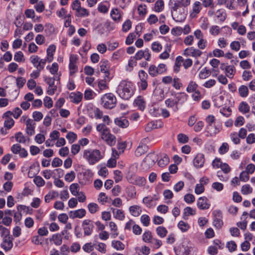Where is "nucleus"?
I'll use <instances>...</instances> for the list:
<instances>
[{
    "instance_id": "f257e3e1",
    "label": "nucleus",
    "mask_w": 255,
    "mask_h": 255,
    "mask_svg": "<svg viewBox=\"0 0 255 255\" xmlns=\"http://www.w3.org/2000/svg\"><path fill=\"white\" fill-rule=\"evenodd\" d=\"M134 84L127 80L121 81L117 88L119 96L125 100H129L134 95Z\"/></svg>"
},
{
    "instance_id": "f03ea898",
    "label": "nucleus",
    "mask_w": 255,
    "mask_h": 255,
    "mask_svg": "<svg viewBox=\"0 0 255 255\" xmlns=\"http://www.w3.org/2000/svg\"><path fill=\"white\" fill-rule=\"evenodd\" d=\"M83 158L90 165H94L104 157L103 154L98 149H87L83 151Z\"/></svg>"
},
{
    "instance_id": "7ed1b4c3",
    "label": "nucleus",
    "mask_w": 255,
    "mask_h": 255,
    "mask_svg": "<svg viewBox=\"0 0 255 255\" xmlns=\"http://www.w3.org/2000/svg\"><path fill=\"white\" fill-rule=\"evenodd\" d=\"M60 75L54 76L53 77H43L44 81L48 85L46 92L49 95H53L57 91L58 85L60 84Z\"/></svg>"
},
{
    "instance_id": "20e7f679",
    "label": "nucleus",
    "mask_w": 255,
    "mask_h": 255,
    "mask_svg": "<svg viewBox=\"0 0 255 255\" xmlns=\"http://www.w3.org/2000/svg\"><path fill=\"white\" fill-rule=\"evenodd\" d=\"M101 104L106 109H111L116 105V97L112 93L105 94L101 99Z\"/></svg>"
},
{
    "instance_id": "39448f33",
    "label": "nucleus",
    "mask_w": 255,
    "mask_h": 255,
    "mask_svg": "<svg viewBox=\"0 0 255 255\" xmlns=\"http://www.w3.org/2000/svg\"><path fill=\"white\" fill-rule=\"evenodd\" d=\"M71 8L75 11V16L78 17L88 16L89 11L86 8L81 7V2L78 0H75L71 4Z\"/></svg>"
},
{
    "instance_id": "423d86ee",
    "label": "nucleus",
    "mask_w": 255,
    "mask_h": 255,
    "mask_svg": "<svg viewBox=\"0 0 255 255\" xmlns=\"http://www.w3.org/2000/svg\"><path fill=\"white\" fill-rule=\"evenodd\" d=\"M190 3V0H170L169 6L171 11H176L178 8H183Z\"/></svg>"
},
{
    "instance_id": "0eeeda50",
    "label": "nucleus",
    "mask_w": 255,
    "mask_h": 255,
    "mask_svg": "<svg viewBox=\"0 0 255 255\" xmlns=\"http://www.w3.org/2000/svg\"><path fill=\"white\" fill-rule=\"evenodd\" d=\"M82 227L84 231V236H90L92 235L94 228V223L91 220H85L82 223Z\"/></svg>"
},
{
    "instance_id": "6e6552de",
    "label": "nucleus",
    "mask_w": 255,
    "mask_h": 255,
    "mask_svg": "<svg viewBox=\"0 0 255 255\" xmlns=\"http://www.w3.org/2000/svg\"><path fill=\"white\" fill-rule=\"evenodd\" d=\"M173 19L177 22H182L186 18L187 12L184 8H178L176 11H171Z\"/></svg>"
},
{
    "instance_id": "1a4fd4ad",
    "label": "nucleus",
    "mask_w": 255,
    "mask_h": 255,
    "mask_svg": "<svg viewBox=\"0 0 255 255\" xmlns=\"http://www.w3.org/2000/svg\"><path fill=\"white\" fill-rule=\"evenodd\" d=\"M215 118L212 115L208 116L206 119V122L208 123V125L206 128L210 130L211 132V134H216L218 133L220 130V127H215L213 130H211V128H213V124L215 123Z\"/></svg>"
},
{
    "instance_id": "9d476101",
    "label": "nucleus",
    "mask_w": 255,
    "mask_h": 255,
    "mask_svg": "<svg viewBox=\"0 0 255 255\" xmlns=\"http://www.w3.org/2000/svg\"><path fill=\"white\" fill-rule=\"evenodd\" d=\"M11 151L14 154H18L21 158L26 157L28 155L26 150L24 148H21V146L17 143L13 144L11 147Z\"/></svg>"
},
{
    "instance_id": "9b49d317",
    "label": "nucleus",
    "mask_w": 255,
    "mask_h": 255,
    "mask_svg": "<svg viewBox=\"0 0 255 255\" xmlns=\"http://www.w3.org/2000/svg\"><path fill=\"white\" fill-rule=\"evenodd\" d=\"M202 54V52L198 49H196L193 47L187 48L184 51L183 55L186 56H192L193 57H200Z\"/></svg>"
},
{
    "instance_id": "f8f14e48",
    "label": "nucleus",
    "mask_w": 255,
    "mask_h": 255,
    "mask_svg": "<svg viewBox=\"0 0 255 255\" xmlns=\"http://www.w3.org/2000/svg\"><path fill=\"white\" fill-rule=\"evenodd\" d=\"M102 138L110 146L114 145L116 143L115 136L110 133L109 130L104 132L102 134Z\"/></svg>"
},
{
    "instance_id": "ddd939ff",
    "label": "nucleus",
    "mask_w": 255,
    "mask_h": 255,
    "mask_svg": "<svg viewBox=\"0 0 255 255\" xmlns=\"http://www.w3.org/2000/svg\"><path fill=\"white\" fill-rule=\"evenodd\" d=\"M205 160L204 155L198 153L193 159L194 166L197 168H200L204 166Z\"/></svg>"
},
{
    "instance_id": "4468645a",
    "label": "nucleus",
    "mask_w": 255,
    "mask_h": 255,
    "mask_svg": "<svg viewBox=\"0 0 255 255\" xmlns=\"http://www.w3.org/2000/svg\"><path fill=\"white\" fill-rule=\"evenodd\" d=\"M25 132L27 134L31 136L35 133V128L36 124L32 119H28L26 121Z\"/></svg>"
},
{
    "instance_id": "2eb2a0df",
    "label": "nucleus",
    "mask_w": 255,
    "mask_h": 255,
    "mask_svg": "<svg viewBox=\"0 0 255 255\" xmlns=\"http://www.w3.org/2000/svg\"><path fill=\"white\" fill-rule=\"evenodd\" d=\"M13 238L9 237L3 239V242L1 244V247L5 251H10L13 247Z\"/></svg>"
},
{
    "instance_id": "dca6fc26",
    "label": "nucleus",
    "mask_w": 255,
    "mask_h": 255,
    "mask_svg": "<svg viewBox=\"0 0 255 255\" xmlns=\"http://www.w3.org/2000/svg\"><path fill=\"white\" fill-rule=\"evenodd\" d=\"M192 250L191 244L184 242L180 247L178 255H189Z\"/></svg>"
},
{
    "instance_id": "f3484780",
    "label": "nucleus",
    "mask_w": 255,
    "mask_h": 255,
    "mask_svg": "<svg viewBox=\"0 0 255 255\" xmlns=\"http://www.w3.org/2000/svg\"><path fill=\"white\" fill-rule=\"evenodd\" d=\"M69 98L70 102L78 104L81 101L83 94L80 92H72L69 95Z\"/></svg>"
},
{
    "instance_id": "a211bd4d",
    "label": "nucleus",
    "mask_w": 255,
    "mask_h": 255,
    "mask_svg": "<svg viewBox=\"0 0 255 255\" xmlns=\"http://www.w3.org/2000/svg\"><path fill=\"white\" fill-rule=\"evenodd\" d=\"M86 211L84 209H80L74 211H71L69 212V215L70 218H82L86 215Z\"/></svg>"
},
{
    "instance_id": "6ab92c4d",
    "label": "nucleus",
    "mask_w": 255,
    "mask_h": 255,
    "mask_svg": "<svg viewBox=\"0 0 255 255\" xmlns=\"http://www.w3.org/2000/svg\"><path fill=\"white\" fill-rule=\"evenodd\" d=\"M188 97V96L184 92L176 93L174 96L177 105L183 104L187 100Z\"/></svg>"
},
{
    "instance_id": "aec40b11",
    "label": "nucleus",
    "mask_w": 255,
    "mask_h": 255,
    "mask_svg": "<svg viewBox=\"0 0 255 255\" xmlns=\"http://www.w3.org/2000/svg\"><path fill=\"white\" fill-rule=\"evenodd\" d=\"M109 61L108 60H103L101 61L99 63V66L100 67V71L105 73V76L106 77L108 78V76L110 75V73L109 71Z\"/></svg>"
},
{
    "instance_id": "412c9836",
    "label": "nucleus",
    "mask_w": 255,
    "mask_h": 255,
    "mask_svg": "<svg viewBox=\"0 0 255 255\" xmlns=\"http://www.w3.org/2000/svg\"><path fill=\"white\" fill-rule=\"evenodd\" d=\"M208 199L205 197H200L197 201V206L201 210H205L209 208L210 204L207 203Z\"/></svg>"
},
{
    "instance_id": "4be33fe9",
    "label": "nucleus",
    "mask_w": 255,
    "mask_h": 255,
    "mask_svg": "<svg viewBox=\"0 0 255 255\" xmlns=\"http://www.w3.org/2000/svg\"><path fill=\"white\" fill-rule=\"evenodd\" d=\"M114 122L116 125L122 128H126L129 126L128 120L123 117L116 118Z\"/></svg>"
},
{
    "instance_id": "5701e85b",
    "label": "nucleus",
    "mask_w": 255,
    "mask_h": 255,
    "mask_svg": "<svg viewBox=\"0 0 255 255\" xmlns=\"http://www.w3.org/2000/svg\"><path fill=\"white\" fill-rule=\"evenodd\" d=\"M29 60L34 67L39 70H42L39 57L37 55H32Z\"/></svg>"
},
{
    "instance_id": "b1692460",
    "label": "nucleus",
    "mask_w": 255,
    "mask_h": 255,
    "mask_svg": "<svg viewBox=\"0 0 255 255\" xmlns=\"http://www.w3.org/2000/svg\"><path fill=\"white\" fill-rule=\"evenodd\" d=\"M129 212L132 216L136 217L141 214L142 210L140 206L138 205H133L129 207Z\"/></svg>"
},
{
    "instance_id": "393cba45",
    "label": "nucleus",
    "mask_w": 255,
    "mask_h": 255,
    "mask_svg": "<svg viewBox=\"0 0 255 255\" xmlns=\"http://www.w3.org/2000/svg\"><path fill=\"white\" fill-rule=\"evenodd\" d=\"M165 104L168 108H172L173 110L175 112L177 111L178 110L177 107L178 105L174 98H171L166 100L165 101Z\"/></svg>"
},
{
    "instance_id": "a878e982",
    "label": "nucleus",
    "mask_w": 255,
    "mask_h": 255,
    "mask_svg": "<svg viewBox=\"0 0 255 255\" xmlns=\"http://www.w3.org/2000/svg\"><path fill=\"white\" fill-rule=\"evenodd\" d=\"M134 105L141 111H143L145 108L146 103L143 98L141 96H138L134 101Z\"/></svg>"
},
{
    "instance_id": "bb28decb",
    "label": "nucleus",
    "mask_w": 255,
    "mask_h": 255,
    "mask_svg": "<svg viewBox=\"0 0 255 255\" xmlns=\"http://www.w3.org/2000/svg\"><path fill=\"white\" fill-rule=\"evenodd\" d=\"M39 164L38 162H36L32 164L29 167V171L28 175L30 177H32L34 175L37 174L39 171Z\"/></svg>"
},
{
    "instance_id": "cd10ccee",
    "label": "nucleus",
    "mask_w": 255,
    "mask_h": 255,
    "mask_svg": "<svg viewBox=\"0 0 255 255\" xmlns=\"http://www.w3.org/2000/svg\"><path fill=\"white\" fill-rule=\"evenodd\" d=\"M111 209L113 211L114 217L116 219L120 221H123L124 220L125 215L124 212L123 210L115 208H112Z\"/></svg>"
},
{
    "instance_id": "c85d7f7f",
    "label": "nucleus",
    "mask_w": 255,
    "mask_h": 255,
    "mask_svg": "<svg viewBox=\"0 0 255 255\" xmlns=\"http://www.w3.org/2000/svg\"><path fill=\"white\" fill-rule=\"evenodd\" d=\"M56 47L54 45H50L47 49V57L48 62H51L53 59V54L55 52Z\"/></svg>"
},
{
    "instance_id": "c756f323",
    "label": "nucleus",
    "mask_w": 255,
    "mask_h": 255,
    "mask_svg": "<svg viewBox=\"0 0 255 255\" xmlns=\"http://www.w3.org/2000/svg\"><path fill=\"white\" fill-rule=\"evenodd\" d=\"M196 214V210L190 207H187L184 209L183 218L185 220L188 219L189 216H193Z\"/></svg>"
},
{
    "instance_id": "7c9ffc66",
    "label": "nucleus",
    "mask_w": 255,
    "mask_h": 255,
    "mask_svg": "<svg viewBox=\"0 0 255 255\" xmlns=\"http://www.w3.org/2000/svg\"><path fill=\"white\" fill-rule=\"evenodd\" d=\"M111 80V78L108 76V78L106 77V76H104V80H100L98 82V86L100 90H104L107 89L108 87L107 85V82H109Z\"/></svg>"
},
{
    "instance_id": "2f4dec72",
    "label": "nucleus",
    "mask_w": 255,
    "mask_h": 255,
    "mask_svg": "<svg viewBox=\"0 0 255 255\" xmlns=\"http://www.w3.org/2000/svg\"><path fill=\"white\" fill-rule=\"evenodd\" d=\"M226 76L229 78L232 79L236 73V69L234 66L230 65L226 69L225 71Z\"/></svg>"
},
{
    "instance_id": "473e14b6",
    "label": "nucleus",
    "mask_w": 255,
    "mask_h": 255,
    "mask_svg": "<svg viewBox=\"0 0 255 255\" xmlns=\"http://www.w3.org/2000/svg\"><path fill=\"white\" fill-rule=\"evenodd\" d=\"M239 95L243 98L247 97L249 95V89L247 86L241 85L238 89Z\"/></svg>"
},
{
    "instance_id": "72a5a7b5",
    "label": "nucleus",
    "mask_w": 255,
    "mask_h": 255,
    "mask_svg": "<svg viewBox=\"0 0 255 255\" xmlns=\"http://www.w3.org/2000/svg\"><path fill=\"white\" fill-rule=\"evenodd\" d=\"M250 107L246 102H242L239 106V110L243 114H246L250 111Z\"/></svg>"
},
{
    "instance_id": "f704fd0d",
    "label": "nucleus",
    "mask_w": 255,
    "mask_h": 255,
    "mask_svg": "<svg viewBox=\"0 0 255 255\" xmlns=\"http://www.w3.org/2000/svg\"><path fill=\"white\" fill-rule=\"evenodd\" d=\"M147 150V146L145 144H140L135 151L136 156H139L144 154Z\"/></svg>"
},
{
    "instance_id": "c9c22d12",
    "label": "nucleus",
    "mask_w": 255,
    "mask_h": 255,
    "mask_svg": "<svg viewBox=\"0 0 255 255\" xmlns=\"http://www.w3.org/2000/svg\"><path fill=\"white\" fill-rule=\"evenodd\" d=\"M198 88V85L194 81H190L186 88V91L188 93H192L195 92L197 91V89Z\"/></svg>"
},
{
    "instance_id": "e433bc0d",
    "label": "nucleus",
    "mask_w": 255,
    "mask_h": 255,
    "mask_svg": "<svg viewBox=\"0 0 255 255\" xmlns=\"http://www.w3.org/2000/svg\"><path fill=\"white\" fill-rule=\"evenodd\" d=\"M112 246L117 251H122L125 249V245L120 241H113Z\"/></svg>"
},
{
    "instance_id": "4c0bfd02",
    "label": "nucleus",
    "mask_w": 255,
    "mask_h": 255,
    "mask_svg": "<svg viewBox=\"0 0 255 255\" xmlns=\"http://www.w3.org/2000/svg\"><path fill=\"white\" fill-rule=\"evenodd\" d=\"M183 58L180 56L176 57L175 65L173 67V70L174 72L177 73L179 71L181 62L183 61Z\"/></svg>"
},
{
    "instance_id": "58836bf2",
    "label": "nucleus",
    "mask_w": 255,
    "mask_h": 255,
    "mask_svg": "<svg viewBox=\"0 0 255 255\" xmlns=\"http://www.w3.org/2000/svg\"><path fill=\"white\" fill-rule=\"evenodd\" d=\"M178 228L182 232H186L190 228V225L186 222L180 221L177 225Z\"/></svg>"
},
{
    "instance_id": "ea45409f",
    "label": "nucleus",
    "mask_w": 255,
    "mask_h": 255,
    "mask_svg": "<svg viewBox=\"0 0 255 255\" xmlns=\"http://www.w3.org/2000/svg\"><path fill=\"white\" fill-rule=\"evenodd\" d=\"M157 234L160 238L165 237L167 234V229L163 226H159L156 229Z\"/></svg>"
},
{
    "instance_id": "a19ab883",
    "label": "nucleus",
    "mask_w": 255,
    "mask_h": 255,
    "mask_svg": "<svg viewBox=\"0 0 255 255\" xmlns=\"http://www.w3.org/2000/svg\"><path fill=\"white\" fill-rule=\"evenodd\" d=\"M87 208L91 214H95L99 210V207L98 205L95 203H89L87 206Z\"/></svg>"
},
{
    "instance_id": "79ce46f5",
    "label": "nucleus",
    "mask_w": 255,
    "mask_h": 255,
    "mask_svg": "<svg viewBox=\"0 0 255 255\" xmlns=\"http://www.w3.org/2000/svg\"><path fill=\"white\" fill-rule=\"evenodd\" d=\"M52 240L54 244L56 246H60L62 243V238L61 235L60 234H56L52 236Z\"/></svg>"
},
{
    "instance_id": "37998d69",
    "label": "nucleus",
    "mask_w": 255,
    "mask_h": 255,
    "mask_svg": "<svg viewBox=\"0 0 255 255\" xmlns=\"http://www.w3.org/2000/svg\"><path fill=\"white\" fill-rule=\"evenodd\" d=\"M133 184L139 186H144L146 183V179L143 177L137 176L135 178Z\"/></svg>"
},
{
    "instance_id": "c03bdc74",
    "label": "nucleus",
    "mask_w": 255,
    "mask_h": 255,
    "mask_svg": "<svg viewBox=\"0 0 255 255\" xmlns=\"http://www.w3.org/2000/svg\"><path fill=\"white\" fill-rule=\"evenodd\" d=\"M211 74V72L207 68L203 69L199 73V77L201 79H205L208 77Z\"/></svg>"
},
{
    "instance_id": "a18cd8bd",
    "label": "nucleus",
    "mask_w": 255,
    "mask_h": 255,
    "mask_svg": "<svg viewBox=\"0 0 255 255\" xmlns=\"http://www.w3.org/2000/svg\"><path fill=\"white\" fill-rule=\"evenodd\" d=\"M253 192V188L249 184H246L243 185L241 188V193L243 195H248L252 193Z\"/></svg>"
},
{
    "instance_id": "49530a36",
    "label": "nucleus",
    "mask_w": 255,
    "mask_h": 255,
    "mask_svg": "<svg viewBox=\"0 0 255 255\" xmlns=\"http://www.w3.org/2000/svg\"><path fill=\"white\" fill-rule=\"evenodd\" d=\"M148 73L152 77L156 76L157 75L160 74L157 67L154 65H151L148 69Z\"/></svg>"
},
{
    "instance_id": "de8ad7c7",
    "label": "nucleus",
    "mask_w": 255,
    "mask_h": 255,
    "mask_svg": "<svg viewBox=\"0 0 255 255\" xmlns=\"http://www.w3.org/2000/svg\"><path fill=\"white\" fill-rule=\"evenodd\" d=\"M153 239L152 238L151 233L149 231H145L142 235V240L145 242H152Z\"/></svg>"
},
{
    "instance_id": "09e8293b",
    "label": "nucleus",
    "mask_w": 255,
    "mask_h": 255,
    "mask_svg": "<svg viewBox=\"0 0 255 255\" xmlns=\"http://www.w3.org/2000/svg\"><path fill=\"white\" fill-rule=\"evenodd\" d=\"M172 86L176 90H179L182 87V84L179 78L175 77L172 81Z\"/></svg>"
},
{
    "instance_id": "8fccbe9b",
    "label": "nucleus",
    "mask_w": 255,
    "mask_h": 255,
    "mask_svg": "<svg viewBox=\"0 0 255 255\" xmlns=\"http://www.w3.org/2000/svg\"><path fill=\"white\" fill-rule=\"evenodd\" d=\"M69 189L73 195L77 196L79 193V185L77 183H73L70 186Z\"/></svg>"
},
{
    "instance_id": "3c124183",
    "label": "nucleus",
    "mask_w": 255,
    "mask_h": 255,
    "mask_svg": "<svg viewBox=\"0 0 255 255\" xmlns=\"http://www.w3.org/2000/svg\"><path fill=\"white\" fill-rule=\"evenodd\" d=\"M169 162V159L167 155H164L158 161V165L160 167H164L167 165Z\"/></svg>"
},
{
    "instance_id": "603ef678",
    "label": "nucleus",
    "mask_w": 255,
    "mask_h": 255,
    "mask_svg": "<svg viewBox=\"0 0 255 255\" xmlns=\"http://www.w3.org/2000/svg\"><path fill=\"white\" fill-rule=\"evenodd\" d=\"M15 138L16 141L19 143H25L26 142L25 137L21 132L16 133L15 135Z\"/></svg>"
},
{
    "instance_id": "864d4df0",
    "label": "nucleus",
    "mask_w": 255,
    "mask_h": 255,
    "mask_svg": "<svg viewBox=\"0 0 255 255\" xmlns=\"http://www.w3.org/2000/svg\"><path fill=\"white\" fill-rule=\"evenodd\" d=\"M58 195V193L56 191H53L51 193H49L45 196V201L47 203H49L51 200L53 199L55 196Z\"/></svg>"
},
{
    "instance_id": "5fc2aeb1",
    "label": "nucleus",
    "mask_w": 255,
    "mask_h": 255,
    "mask_svg": "<svg viewBox=\"0 0 255 255\" xmlns=\"http://www.w3.org/2000/svg\"><path fill=\"white\" fill-rule=\"evenodd\" d=\"M229 149V144L227 142H224L219 149V152L221 154H224L227 153Z\"/></svg>"
},
{
    "instance_id": "6e6d98bb",
    "label": "nucleus",
    "mask_w": 255,
    "mask_h": 255,
    "mask_svg": "<svg viewBox=\"0 0 255 255\" xmlns=\"http://www.w3.org/2000/svg\"><path fill=\"white\" fill-rule=\"evenodd\" d=\"M140 221L144 226L147 227L150 223V218L147 215H142L140 217Z\"/></svg>"
},
{
    "instance_id": "4d7b16f0",
    "label": "nucleus",
    "mask_w": 255,
    "mask_h": 255,
    "mask_svg": "<svg viewBox=\"0 0 255 255\" xmlns=\"http://www.w3.org/2000/svg\"><path fill=\"white\" fill-rule=\"evenodd\" d=\"M164 1L163 0H158L155 3V10L156 11L160 12L163 9Z\"/></svg>"
},
{
    "instance_id": "13d9d810",
    "label": "nucleus",
    "mask_w": 255,
    "mask_h": 255,
    "mask_svg": "<svg viewBox=\"0 0 255 255\" xmlns=\"http://www.w3.org/2000/svg\"><path fill=\"white\" fill-rule=\"evenodd\" d=\"M47 68L49 69L50 73L54 76H56L55 74L57 73L58 70V65L57 63H53L51 67L49 66H47Z\"/></svg>"
},
{
    "instance_id": "bf43d9fd",
    "label": "nucleus",
    "mask_w": 255,
    "mask_h": 255,
    "mask_svg": "<svg viewBox=\"0 0 255 255\" xmlns=\"http://www.w3.org/2000/svg\"><path fill=\"white\" fill-rule=\"evenodd\" d=\"M33 182L38 187L43 186L45 184L44 180L39 176L35 177L33 179Z\"/></svg>"
},
{
    "instance_id": "052dcab7",
    "label": "nucleus",
    "mask_w": 255,
    "mask_h": 255,
    "mask_svg": "<svg viewBox=\"0 0 255 255\" xmlns=\"http://www.w3.org/2000/svg\"><path fill=\"white\" fill-rule=\"evenodd\" d=\"M177 139L179 142L182 143H185L188 141L189 138L185 134L179 133L177 135Z\"/></svg>"
},
{
    "instance_id": "680f3d73",
    "label": "nucleus",
    "mask_w": 255,
    "mask_h": 255,
    "mask_svg": "<svg viewBox=\"0 0 255 255\" xmlns=\"http://www.w3.org/2000/svg\"><path fill=\"white\" fill-rule=\"evenodd\" d=\"M111 15L114 20L120 19L121 15L118 9H113L111 11Z\"/></svg>"
},
{
    "instance_id": "e2e57ef3",
    "label": "nucleus",
    "mask_w": 255,
    "mask_h": 255,
    "mask_svg": "<svg viewBox=\"0 0 255 255\" xmlns=\"http://www.w3.org/2000/svg\"><path fill=\"white\" fill-rule=\"evenodd\" d=\"M138 14L140 16H144L146 13V6L145 4H141L137 7Z\"/></svg>"
},
{
    "instance_id": "0e129e2a",
    "label": "nucleus",
    "mask_w": 255,
    "mask_h": 255,
    "mask_svg": "<svg viewBox=\"0 0 255 255\" xmlns=\"http://www.w3.org/2000/svg\"><path fill=\"white\" fill-rule=\"evenodd\" d=\"M162 48V45L158 42H154L151 45L152 50L155 52H160Z\"/></svg>"
},
{
    "instance_id": "69168bd1",
    "label": "nucleus",
    "mask_w": 255,
    "mask_h": 255,
    "mask_svg": "<svg viewBox=\"0 0 255 255\" xmlns=\"http://www.w3.org/2000/svg\"><path fill=\"white\" fill-rule=\"evenodd\" d=\"M75 178V173L73 171H71L67 173L65 176V180L68 182H72Z\"/></svg>"
},
{
    "instance_id": "338daca9",
    "label": "nucleus",
    "mask_w": 255,
    "mask_h": 255,
    "mask_svg": "<svg viewBox=\"0 0 255 255\" xmlns=\"http://www.w3.org/2000/svg\"><path fill=\"white\" fill-rule=\"evenodd\" d=\"M230 47L232 50L238 51L241 48V44L239 41H234L231 43Z\"/></svg>"
},
{
    "instance_id": "774afa93",
    "label": "nucleus",
    "mask_w": 255,
    "mask_h": 255,
    "mask_svg": "<svg viewBox=\"0 0 255 255\" xmlns=\"http://www.w3.org/2000/svg\"><path fill=\"white\" fill-rule=\"evenodd\" d=\"M44 105L45 107L50 109L53 106V101L52 99L48 96H46L44 99Z\"/></svg>"
}]
</instances>
